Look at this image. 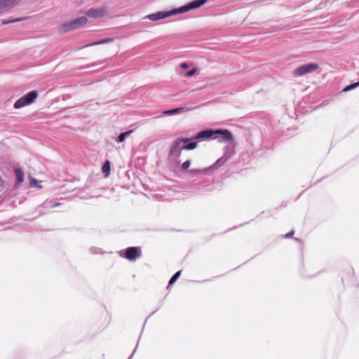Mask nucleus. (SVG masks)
Returning <instances> with one entry per match:
<instances>
[{"mask_svg":"<svg viewBox=\"0 0 359 359\" xmlns=\"http://www.w3.org/2000/svg\"><path fill=\"white\" fill-rule=\"evenodd\" d=\"M87 18L85 16H81L70 22H66L63 23L61 27V30L63 32L74 30L83 27L87 23Z\"/></svg>","mask_w":359,"mask_h":359,"instance_id":"nucleus-5","label":"nucleus"},{"mask_svg":"<svg viewBox=\"0 0 359 359\" xmlns=\"http://www.w3.org/2000/svg\"><path fill=\"white\" fill-rule=\"evenodd\" d=\"M318 69V65L316 63H309L302 65L297 68L293 72V75L295 76H301L305 75L309 72L316 71Z\"/></svg>","mask_w":359,"mask_h":359,"instance_id":"nucleus-6","label":"nucleus"},{"mask_svg":"<svg viewBox=\"0 0 359 359\" xmlns=\"http://www.w3.org/2000/svg\"><path fill=\"white\" fill-rule=\"evenodd\" d=\"M191 139L190 138H178L173 143L170 149V155L178 157L180 154V150H192L197 147L196 142H190L186 145L181 147L182 143L185 144L189 142Z\"/></svg>","mask_w":359,"mask_h":359,"instance_id":"nucleus-2","label":"nucleus"},{"mask_svg":"<svg viewBox=\"0 0 359 359\" xmlns=\"http://www.w3.org/2000/svg\"><path fill=\"white\" fill-rule=\"evenodd\" d=\"M111 167H110V162L109 160H107L102 168V171L104 173L105 177H108L110 174Z\"/></svg>","mask_w":359,"mask_h":359,"instance_id":"nucleus-12","label":"nucleus"},{"mask_svg":"<svg viewBox=\"0 0 359 359\" xmlns=\"http://www.w3.org/2000/svg\"><path fill=\"white\" fill-rule=\"evenodd\" d=\"M38 97V93L36 90H32L20 98H19L15 103H14V108L15 109H20L22 107H26L27 105L31 104L34 102V100Z\"/></svg>","mask_w":359,"mask_h":359,"instance_id":"nucleus-4","label":"nucleus"},{"mask_svg":"<svg viewBox=\"0 0 359 359\" xmlns=\"http://www.w3.org/2000/svg\"><path fill=\"white\" fill-rule=\"evenodd\" d=\"M133 133V130H130L125 133H121L117 138V141L119 142H123V141H125L126 138L128 137Z\"/></svg>","mask_w":359,"mask_h":359,"instance_id":"nucleus-14","label":"nucleus"},{"mask_svg":"<svg viewBox=\"0 0 359 359\" xmlns=\"http://www.w3.org/2000/svg\"><path fill=\"white\" fill-rule=\"evenodd\" d=\"M181 271L176 272L169 280V285H172L180 277Z\"/></svg>","mask_w":359,"mask_h":359,"instance_id":"nucleus-15","label":"nucleus"},{"mask_svg":"<svg viewBox=\"0 0 359 359\" xmlns=\"http://www.w3.org/2000/svg\"><path fill=\"white\" fill-rule=\"evenodd\" d=\"M120 255L129 261H135L142 255V251L139 247H129Z\"/></svg>","mask_w":359,"mask_h":359,"instance_id":"nucleus-7","label":"nucleus"},{"mask_svg":"<svg viewBox=\"0 0 359 359\" xmlns=\"http://www.w3.org/2000/svg\"><path fill=\"white\" fill-rule=\"evenodd\" d=\"M31 187H36L37 185V180L34 178L30 179Z\"/></svg>","mask_w":359,"mask_h":359,"instance_id":"nucleus-20","label":"nucleus"},{"mask_svg":"<svg viewBox=\"0 0 359 359\" xmlns=\"http://www.w3.org/2000/svg\"><path fill=\"white\" fill-rule=\"evenodd\" d=\"M184 111H185L184 108L179 107V108H176V109H170V110L164 111H163L162 114L163 115H172V114L182 113Z\"/></svg>","mask_w":359,"mask_h":359,"instance_id":"nucleus-10","label":"nucleus"},{"mask_svg":"<svg viewBox=\"0 0 359 359\" xmlns=\"http://www.w3.org/2000/svg\"><path fill=\"white\" fill-rule=\"evenodd\" d=\"M107 12L106 6L93 8L86 11V15L92 18H100L104 17Z\"/></svg>","mask_w":359,"mask_h":359,"instance_id":"nucleus-8","label":"nucleus"},{"mask_svg":"<svg viewBox=\"0 0 359 359\" xmlns=\"http://www.w3.org/2000/svg\"><path fill=\"white\" fill-rule=\"evenodd\" d=\"M146 18H149L151 20L156 21L157 20V13H153L145 17Z\"/></svg>","mask_w":359,"mask_h":359,"instance_id":"nucleus-17","label":"nucleus"},{"mask_svg":"<svg viewBox=\"0 0 359 359\" xmlns=\"http://www.w3.org/2000/svg\"><path fill=\"white\" fill-rule=\"evenodd\" d=\"M215 134L220 135L222 140L226 142H232L233 136L230 131L228 130H205L199 132L196 137L194 138V140H200V139H208L212 137Z\"/></svg>","mask_w":359,"mask_h":359,"instance_id":"nucleus-3","label":"nucleus"},{"mask_svg":"<svg viewBox=\"0 0 359 359\" xmlns=\"http://www.w3.org/2000/svg\"><path fill=\"white\" fill-rule=\"evenodd\" d=\"M180 67L182 68V69H187L189 67V65L186 63V62H182L180 64Z\"/></svg>","mask_w":359,"mask_h":359,"instance_id":"nucleus-21","label":"nucleus"},{"mask_svg":"<svg viewBox=\"0 0 359 359\" xmlns=\"http://www.w3.org/2000/svg\"><path fill=\"white\" fill-rule=\"evenodd\" d=\"M113 40L114 39L112 38H106V39H102L100 41L93 42L90 44H87V45L84 46L83 48L91 46H95V45H100V44L109 43V42L113 41Z\"/></svg>","mask_w":359,"mask_h":359,"instance_id":"nucleus-13","label":"nucleus"},{"mask_svg":"<svg viewBox=\"0 0 359 359\" xmlns=\"http://www.w3.org/2000/svg\"><path fill=\"white\" fill-rule=\"evenodd\" d=\"M15 174L16 176V181L18 184H20L23 182L24 180V172L20 168L15 169Z\"/></svg>","mask_w":359,"mask_h":359,"instance_id":"nucleus-11","label":"nucleus"},{"mask_svg":"<svg viewBox=\"0 0 359 359\" xmlns=\"http://www.w3.org/2000/svg\"><path fill=\"white\" fill-rule=\"evenodd\" d=\"M21 20V19H16V20H10V21H3V24H8L10 22H18V21H20Z\"/></svg>","mask_w":359,"mask_h":359,"instance_id":"nucleus-22","label":"nucleus"},{"mask_svg":"<svg viewBox=\"0 0 359 359\" xmlns=\"http://www.w3.org/2000/svg\"><path fill=\"white\" fill-rule=\"evenodd\" d=\"M59 205H60V203H55L53 207H57V206H58Z\"/></svg>","mask_w":359,"mask_h":359,"instance_id":"nucleus-23","label":"nucleus"},{"mask_svg":"<svg viewBox=\"0 0 359 359\" xmlns=\"http://www.w3.org/2000/svg\"><path fill=\"white\" fill-rule=\"evenodd\" d=\"M196 73V69H193L189 72H187L184 76H187V77H191L192 76H194Z\"/></svg>","mask_w":359,"mask_h":359,"instance_id":"nucleus-18","label":"nucleus"},{"mask_svg":"<svg viewBox=\"0 0 359 359\" xmlns=\"http://www.w3.org/2000/svg\"><path fill=\"white\" fill-rule=\"evenodd\" d=\"M189 166H190V161H186L182 165V168L184 170H187L189 168Z\"/></svg>","mask_w":359,"mask_h":359,"instance_id":"nucleus-19","label":"nucleus"},{"mask_svg":"<svg viewBox=\"0 0 359 359\" xmlns=\"http://www.w3.org/2000/svg\"><path fill=\"white\" fill-rule=\"evenodd\" d=\"M208 1V0H195L179 8L178 9H174L169 11H158V20L165 18L177 13H182L191 9L199 8Z\"/></svg>","mask_w":359,"mask_h":359,"instance_id":"nucleus-1","label":"nucleus"},{"mask_svg":"<svg viewBox=\"0 0 359 359\" xmlns=\"http://www.w3.org/2000/svg\"><path fill=\"white\" fill-rule=\"evenodd\" d=\"M359 86V81L358 82H356V83H352L346 87H345L343 90L344 92H346V91H348L350 90H352L356 87Z\"/></svg>","mask_w":359,"mask_h":359,"instance_id":"nucleus-16","label":"nucleus"},{"mask_svg":"<svg viewBox=\"0 0 359 359\" xmlns=\"http://www.w3.org/2000/svg\"><path fill=\"white\" fill-rule=\"evenodd\" d=\"M20 0H0V13H4L18 4Z\"/></svg>","mask_w":359,"mask_h":359,"instance_id":"nucleus-9","label":"nucleus"}]
</instances>
